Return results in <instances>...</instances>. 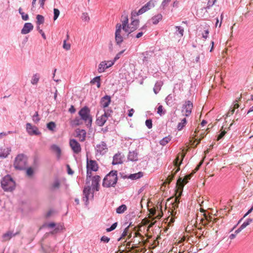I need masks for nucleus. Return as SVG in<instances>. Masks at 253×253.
<instances>
[{
    "label": "nucleus",
    "mask_w": 253,
    "mask_h": 253,
    "mask_svg": "<svg viewBox=\"0 0 253 253\" xmlns=\"http://www.w3.org/2000/svg\"><path fill=\"white\" fill-rule=\"evenodd\" d=\"M91 171L90 169H87L86 171V183L87 182V180H88V178L91 179Z\"/></svg>",
    "instance_id": "nucleus-57"
},
{
    "label": "nucleus",
    "mask_w": 253,
    "mask_h": 253,
    "mask_svg": "<svg viewBox=\"0 0 253 253\" xmlns=\"http://www.w3.org/2000/svg\"><path fill=\"white\" fill-rule=\"evenodd\" d=\"M161 89V84L160 83H156L155 84V86L153 88L154 92L155 94H157Z\"/></svg>",
    "instance_id": "nucleus-45"
},
{
    "label": "nucleus",
    "mask_w": 253,
    "mask_h": 253,
    "mask_svg": "<svg viewBox=\"0 0 253 253\" xmlns=\"http://www.w3.org/2000/svg\"><path fill=\"white\" fill-rule=\"evenodd\" d=\"M128 160L131 161H136L138 160V153L135 151L129 152L127 156Z\"/></svg>",
    "instance_id": "nucleus-25"
},
{
    "label": "nucleus",
    "mask_w": 253,
    "mask_h": 253,
    "mask_svg": "<svg viewBox=\"0 0 253 253\" xmlns=\"http://www.w3.org/2000/svg\"><path fill=\"white\" fill-rule=\"evenodd\" d=\"M187 124V120L186 118H183L180 123H179L177 126V129L178 130H181L183 129V128L185 126L186 124Z\"/></svg>",
    "instance_id": "nucleus-34"
},
{
    "label": "nucleus",
    "mask_w": 253,
    "mask_h": 253,
    "mask_svg": "<svg viewBox=\"0 0 253 253\" xmlns=\"http://www.w3.org/2000/svg\"><path fill=\"white\" fill-rule=\"evenodd\" d=\"M81 121L82 120L80 119H79L78 118H76L73 121V123L74 125H76V126H79L80 125V124H81L82 122H81Z\"/></svg>",
    "instance_id": "nucleus-56"
},
{
    "label": "nucleus",
    "mask_w": 253,
    "mask_h": 253,
    "mask_svg": "<svg viewBox=\"0 0 253 253\" xmlns=\"http://www.w3.org/2000/svg\"><path fill=\"white\" fill-rule=\"evenodd\" d=\"M63 226L61 225H58L57 227H55V229L54 230L53 232H52V233H57L60 230L62 229Z\"/></svg>",
    "instance_id": "nucleus-60"
},
{
    "label": "nucleus",
    "mask_w": 253,
    "mask_h": 253,
    "mask_svg": "<svg viewBox=\"0 0 253 253\" xmlns=\"http://www.w3.org/2000/svg\"><path fill=\"white\" fill-rule=\"evenodd\" d=\"M202 165L201 163L193 171L190 173L185 175L183 177H179L177 180L176 185L177 189L175 190H183L184 185L188 182L191 177L193 176L194 174L199 169L200 167Z\"/></svg>",
    "instance_id": "nucleus-3"
},
{
    "label": "nucleus",
    "mask_w": 253,
    "mask_h": 253,
    "mask_svg": "<svg viewBox=\"0 0 253 253\" xmlns=\"http://www.w3.org/2000/svg\"><path fill=\"white\" fill-rule=\"evenodd\" d=\"M94 197V191H83V200L85 206H87L89 201H92Z\"/></svg>",
    "instance_id": "nucleus-10"
},
{
    "label": "nucleus",
    "mask_w": 253,
    "mask_h": 253,
    "mask_svg": "<svg viewBox=\"0 0 253 253\" xmlns=\"http://www.w3.org/2000/svg\"><path fill=\"white\" fill-rule=\"evenodd\" d=\"M175 28L176 29L175 34L179 37L181 38L183 37L184 34V29L181 26H175Z\"/></svg>",
    "instance_id": "nucleus-31"
},
{
    "label": "nucleus",
    "mask_w": 253,
    "mask_h": 253,
    "mask_svg": "<svg viewBox=\"0 0 253 253\" xmlns=\"http://www.w3.org/2000/svg\"><path fill=\"white\" fill-rule=\"evenodd\" d=\"M121 21L122 22V25H121L122 29L126 32L129 31L128 29L129 25L128 24V19L127 16L126 15H122Z\"/></svg>",
    "instance_id": "nucleus-20"
},
{
    "label": "nucleus",
    "mask_w": 253,
    "mask_h": 253,
    "mask_svg": "<svg viewBox=\"0 0 253 253\" xmlns=\"http://www.w3.org/2000/svg\"><path fill=\"white\" fill-rule=\"evenodd\" d=\"M183 191H174L175 198L174 199V203L173 204L172 207L175 209L178 207V205L179 203V199L182 195Z\"/></svg>",
    "instance_id": "nucleus-21"
},
{
    "label": "nucleus",
    "mask_w": 253,
    "mask_h": 253,
    "mask_svg": "<svg viewBox=\"0 0 253 253\" xmlns=\"http://www.w3.org/2000/svg\"><path fill=\"white\" fill-rule=\"evenodd\" d=\"M163 106L162 105H160L158 107V110H157V113L160 115V116H162L163 115L165 114L166 113V111H163Z\"/></svg>",
    "instance_id": "nucleus-50"
},
{
    "label": "nucleus",
    "mask_w": 253,
    "mask_h": 253,
    "mask_svg": "<svg viewBox=\"0 0 253 253\" xmlns=\"http://www.w3.org/2000/svg\"><path fill=\"white\" fill-rule=\"evenodd\" d=\"M26 126V131L30 135H39L41 134L38 128L36 126H32L31 123H28Z\"/></svg>",
    "instance_id": "nucleus-8"
},
{
    "label": "nucleus",
    "mask_w": 253,
    "mask_h": 253,
    "mask_svg": "<svg viewBox=\"0 0 253 253\" xmlns=\"http://www.w3.org/2000/svg\"><path fill=\"white\" fill-rule=\"evenodd\" d=\"M143 175V173L142 172H138L137 173L130 174L128 176H124V178H127L131 179H137L138 178H141Z\"/></svg>",
    "instance_id": "nucleus-26"
},
{
    "label": "nucleus",
    "mask_w": 253,
    "mask_h": 253,
    "mask_svg": "<svg viewBox=\"0 0 253 253\" xmlns=\"http://www.w3.org/2000/svg\"><path fill=\"white\" fill-rule=\"evenodd\" d=\"M95 83H97V87L99 88L100 87V77L97 76L94 77L92 80H91L90 83L94 84Z\"/></svg>",
    "instance_id": "nucleus-38"
},
{
    "label": "nucleus",
    "mask_w": 253,
    "mask_h": 253,
    "mask_svg": "<svg viewBox=\"0 0 253 253\" xmlns=\"http://www.w3.org/2000/svg\"><path fill=\"white\" fill-rule=\"evenodd\" d=\"M66 37H67L66 39L64 40V41H63V47L64 49H66V50H68L71 48V44L70 43H66V41H67V40H68L69 39V36L68 33L67 34Z\"/></svg>",
    "instance_id": "nucleus-40"
},
{
    "label": "nucleus",
    "mask_w": 253,
    "mask_h": 253,
    "mask_svg": "<svg viewBox=\"0 0 253 253\" xmlns=\"http://www.w3.org/2000/svg\"><path fill=\"white\" fill-rule=\"evenodd\" d=\"M27 159L24 154H19L15 158L14 166L16 169L23 170L27 166Z\"/></svg>",
    "instance_id": "nucleus-4"
},
{
    "label": "nucleus",
    "mask_w": 253,
    "mask_h": 253,
    "mask_svg": "<svg viewBox=\"0 0 253 253\" xmlns=\"http://www.w3.org/2000/svg\"><path fill=\"white\" fill-rule=\"evenodd\" d=\"M237 235V230H235L233 233H231L229 235V239H230V240L234 239V238H236Z\"/></svg>",
    "instance_id": "nucleus-55"
},
{
    "label": "nucleus",
    "mask_w": 253,
    "mask_h": 253,
    "mask_svg": "<svg viewBox=\"0 0 253 253\" xmlns=\"http://www.w3.org/2000/svg\"><path fill=\"white\" fill-rule=\"evenodd\" d=\"M60 181L58 179H55L52 183L51 186L52 189H58L60 186Z\"/></svg>",
    "instance_id": "nucleus-39"
},
{
    "label": "nucleus",
    "mask_w": 253,
    "mask_h": 253,
    "mask_svg": "<svg viewBox=\"0 0 253 253\" xmlns=\"http://www.w3.org/2000/svg\"><path fill=\"white\" fill-rule=\"evenodd\" d=\"M193 103L191 101L188 100L185 101L182 106V112H185L184 115L186 117L190 116L193 108Z\"/></svg>",
    "instance_id": "nucleus-12"
},
{
    "label": "nucleus",
    "mask_w": 253,
    "mask_h": 253,
    "mask_svg": "<svg viewBox=\"0 0 253 253\" xmlns=\"http://www.w3.org/2000/svg\"><path fill=\"white\" fill-rule=\"evenodd\" d=\"M101 241L104 243H108L110 241V238L107 236H103L101 238Z\"/></svg>",
    "instance_id": "nucleus-58"
},
{
    "label": "nucleus",
    "mask_w": 253,
    "mask_h": 253,
    "mask_svg": "<svg viewBox=\"0 0 253 253\" xmlns=\"http://www.w3.org/2000/svg\"><path fill=\"white\" fill-rule=\"evenodd\" d=\"M209 34V30H206L204 31V32L202 34V37L205 39H206L208 37V35Z\"/></svg>",
    "instance_id": "nucleus-61"
},
{
    "label": "nucleus",
    "mask_w": 253,
    "mask_h": 253,
    "mask_svg": "<svg viewBox=\"0 0 253 253\" xmlns=\"http://www.w3.org/2000/svg\"><path fill=\"white\" fill-rule=\"evenodd\" d=\"M114 61H104L100 62L98 68V72L99 73L104 72L106 69L112 66L114 64Z\"/></svg>",
    "instance_id": "nucleus-11"
},
{
    "label": "nucleus",
    "mask_w": 253,
    "mask_h": 253,
    "mask_svg": "<svg viewBox=\"0 0 253 253\" xmlns=\"http://www.w3.org/2000/svg\"><path fill=\"white\" fill-rule=\"evenodd\" d=\"M11 152V148L7 147L4 149H0V157L6 158Z\"/></svg>",
    "instance_id": "nucleus-27"
},
{
    "label": "nucleus",
    "mask_w": 253,
    "mask_h": 253,
    "mask_svg": "<svg viewBox=\"0 0 253 253\" xmlns=\"http://www.w3.org/2000/svg\"><path fill=\"white\" fill-rule=\"evenodd\" d=\"M95 150L98 153L101 155L105 154L108 150L106 143L104 141H102L100 144L96 145Z\"/></svg>",
    "instance_id": "nucleus-14"
},
{
    "label": "nucleus",
    "mask_w": 253,
    "mask_h": 253,
    "mask_svg": "<svg viewBox=\"0 0 253 253\" xmlns=\"http://www.w3.org/2000/svg\"><path fill=\"white\" fill-rule=\"evenodd\" d=\"M101 177L99 175H95L91 178V188L92 190H98L99 187V183Z\"/></svg>",
    "instance_id": "nucleus-18"
},
{
    "label": "nucleus",
    "mask_w": 253,
    "mask_h": 253,
    "mask_svg": "<svg viewBox=\"0 0 253 253\" xmlns=\"http://www.w3.org/2000/svg\"><path fill=\"white\" fill-rule=\"evenodd\" d=\"M1 185L3 190H14L15 188V183L9 175L5 176L2 178Z\"/></svg>",
    "instance_id": "nucleus-5"
},
{
    "label": "nucleus",
    "mask_w": 253,
    "mask_h": 253,
    "mask_svg": "<svg viewBox=\"0 0 253 253\" xmlns=\"http://www.w3.org/2000/svg\"><path fill=\"white\" fill-rule=\"evenodd\" d=\"M225 134V131H222L221 132L218 136H217V140H219L220 139H221V138H222L223 137V136H224Z\"/></svg>",
    "instance_id": "nucleus-63"
},
{
    "label": "nucleus",
    "mask_w": 253,
    "mask_h": 253,
    "mask_svg": "<svg viewBox=\"0 0 253 253\" xmlns=\"http://www.w3.org/2000/svg\"><path fill=\"white\" fill-rule=\"evenodd\" d=\"M131 20V23L128 26L129 31L127 32V36L133 37V34H131V33L138 28L139 21L138 19H132V18Z\"/></svg>",
    "instance_id": "nucleus-13"
},
{
    "label": "nucleus",
    "mask_w": 253,
    "mask_h": 253,
    "mask_svg": "<svg viewBox=\"0 0 253 253\" xmlns=\"http://www.w3.org/2000/svg\"><path fill=\"white\" fill-rule=\"evenodd\" d=\"M46 126L49 130L53 131L56 127V125L54 122H50L47 124Z\"/></svg>",
    "instance_id": "nucleus-43"
},
{
    "label": "nucleus",
    "mask_w": 253,
    "mask_h": 253,
    "mask_svg": "<svg viewBox=\"0 0 253 253\" xmlns=\"http://www.w3.org/2000/svg\"><path fill=\"white\" fill-rule=\"evenodd\" d=\"M33 28L34 26L31 23H26L21 30V33L23 35L28 34L33 30Z\"/></svg>",
    "instance_id": "nucleus-19"
},
{
    "label": "nucleus",
    "mask_w": 253,
    "mask_h": 253,
    "mask_svg": "<svg viewBox=\"0 0 253 253\" xmlns=\"http://www.w3.org/2000/svg\"><path fill=\"white\" fill-rule=\"evenodd\" d=\"M118 171L117 170H111L104 178L102 185L105 188L115 187L118 181Z\"/></svg>",
    "instance_id": "nucleus-1"
},
{
    "label": "nucleus",
    "mask_w": 253,
    "mask_h": 253,
    "mask_svg": "<svg viewBox=\"0 0 253 253\" xmlns=\"http://www.w3.org/2000/svg\"><path fill=\"white\" fill-rule=\"evenodd\" d=\"M53 20L55 21L58 17L59 14H60V11L57 8H54L53 9Z\"/></svg>",
    "instance_id": "nucleus-46"
},
{
    "label": "nucleus",
    "mask_w": 253,
    "mask_h": 253,
    "mask_svg": "<svg viewBox=\"0 0 253 253\" xmlns=\"http://www.w3.org/2000/svg\"><path fill=\"white\" fill-rule=\"evenodd\" d=\"M156 1L155 0H150L144 6H143L137 12H132V16H138L142 14L146 11L154 7L155 5Z\"/></svg>",
    "instance_id": "nucleus-6"
},
{
    "label": "nucleus",
    "mask_w": 253,
    "mask_h": 253,
    "mask_svg": "<svg viewBox=\"0 0 253 253\" xmlns=\"http://www.w3.org/2000/svg\"><path fill=\"white\" fill-rule=\"evenodd\" d=\"M162 17L163 16L161 14H158L157 15L153 16L151 19L153 24L155 25L157 24L159 22L162 20Z\"/></svg>",
    "instance_id": "nucleus-32"
},
{
    "label": "nucleus",
    "mask_w": 253,
    "mask_h": 253,
    "mask_svg": "<svg viewBox=\"0 0 253 253\" xmlns=\"http://www.w3.org/2000/svg\"><path fill=\"white\" fill-rule=\"evenodd\" d=\"M77 137L81 141H84L86 137V132L84 129H81L77 132Z\"/></svg>",
    "instance_id": "nucleus-30"
},
{
    "label": "nucleus",
    "mask_w": 253,
    "mask_h": 253,
    "mask_svg": "<svg viewBox=\"0 0 253 253\" xmlns=\"http://www.w3.org/2000/svg\"><path fill=\"white\" fill-rule=\"evenodd\" d=\"M86 169L90 170L96 171L98 169L97 162L95 160H88V158H87Z\"/></svg>",
    "instance_id": "nucleus-16"
},
{
    "label": "nucleus",
    "mask_w": 253,
    "mask_h": 253,
    "mask_svg": "<svg viewBox=\"0 0 253 253\" xmlns=\"http://www.w3.org/2000/svg\"><path fill=\"white\" fill-rule=\"evenodd\" d=\"M70 145L75 153L78 154L81 151L80 143L75 139L70 140Z\"/></svg>",
    "instance_id": "nucleus-15"
},
{
    "label": "nucleus",
    "mask_w": 253,
    "mask_h": 253,
    "mask_svg": "<svg viewBox=\"0 0 253 253\" xmlns=\"http://www.w3.org/2000/svg\"><path fill=\"white\" fill-rule=\"evenodd\" d=\"M14 235H13L14 236ZM13 236L12 233L11 232H8L6 233H5L3 237L5 239H9L10 238H11Z\"/></svg>",
    "instance_id": "nucleus-53"
},
{
    "label": "nucleus",
    "mask_w": 253,
    "mask_h": 253,
    "mask_svg": "<svg viewBox=\"0 0 253 253\" xmlns=\"http://www.w3.org/2000/svg\"><path fill=\"white\" fill-rule=\"evenodd\" d=\"M153 51H147L145 52H143L142 55L143 57V61L145 62L147 61L148 59H149L153 55Z\"/></svg>",
    "instance_id": "nucleus-28"
},
{
    "label": "nucleus",
    "mask_w": 253,
    "mask_h": 253,
    "mask_svg": "<svg viewBox=\"0 0 253 253\" xmlns=\"http://www.w3.org/2000/svg\"><path fill=\"white\" fill-rule=\"evenodd\" d=\"M32 120L35 124H37L40 121V118L39 117L38 112H36L35 114L32 116Z\"/></svg>",
    "instance_id": "nucleus-44"
},
{
    "label": "nucleus",
    "mask_w": 253,
    "mask_h": 253,
    "mask_svg": "<svg viewBox=\"0 0 253 253\" xmlns=\"http://www.w3.org/2000/svg\"><path fill=\"white\" fill-rule=\"evenodd\" d=\"M125 50H126V49H124V50L120 51L119 52H118L116 55L113 61H114V63H115L117 60H118L121 57V56L123 55V54L124 53V52H125Z\"/></svg>",
    "instance_id": "nucleus-48"
},
{
    "label": "nucleus",
    "mask_w": 253,
    "mask_h": 253,
    "mask_svg": "<svg viewBox=\"0 0 253 253\" xmlns=\"http://www.w3.org/2000/svg\"><path fill=\"white\" fill-rule=\"evenodd\" d=\"M181 162L179 161V157H177L173 161L174 166L176 169L174 172H171L170 174H169L167 178V182L169 183L174 178L175 174L179 170V166L181 164Z\"/></svg>",
    "instance_id": "nucleus-7"
},
{
    "label": "nucleus",
    "mask_w": 253,
    "mask_h": 253,
    "mask_svg": "<svg viewBox=\"0 0 253 253\" xmlns=\"http://www.w3.org/2000/svg\"><path fill=\"white\" fill-rule=\"evenodd\" d=\"M81 18L84 21H88L89 20V17L87 13L84 12L82 14Z\"/></svg>",
    "instance_id": "nucleus-51"
},
{
    "label": "nucleus",
    "mask_w": 253,
    "mask_h": 253,
    "mask_svg": "<svg viewBox=\"0 0 253 253\" xmlns=\"http://www.w3.org/2000/svg\"><path fill=\"white\" fill-rule=\"evenodd\" d=\"M22 19L23 20L26 21L29 19V15L27 14H25L24 12L21 13Z\"/></svg>",
    "instance_id": "nucleus-59"
},
{
    "label": "nucleus",
    "mask_w": 253,
    "mask_h": 253,
    "mask_svg": "<svg viewBox=\"0 0 253 253\" xmlns=\"http://www.w3.org/2000/svg\"><path fill=\"white\" fill-rule=\"evenodd\" d=\"M145 125L148 128L152 127V121L151 119H147L145 121Z\"/></svg>",
    "instance_id": "nucleus-52"
},
{
    "label": "nucleus",
    "mask_w": 253,
    "mask_h": 253,
    "mask_svg": "<svg viewBox=\"0 0 253 253\" xmlns=\"http://www.w3.org/2000/svg\"><path fill=\"white\" fill-rule=\"evenodd\" d=\"M40 78V76L39 74L36 73V74H34L32 77L31 83L33 85L37 84L39 81Z\"/></svg>",
    "instance_id": "nucleus-33"
},
{
    "label": "nucleus",
    "mask_w": 253,
    "mask_h": 253,
    "mask_svg": "<svg viewBox=\"0 0 253 253\" xmlns=\"http://www.w3.org/2000/svg\"><path fill=\"white\" fill-rule=\"evenodd\" d=\"M50 150L56 155V159L59 160L61 158L62 152L61 148L56 144H52L50 146Z\"/></svg>",
    "instance_id": "nucleus-17"
},
{
    "label": "nucleus",
    "mask_w": 253,
    "mask_h": 253,
    "mask_svg": "<svg viewBox=\"0 0 253 253\" xmlns=\"http://www.w3.org/2000/svg\"><path fill=\"white\" fill-rule=\"evenodd\" d=\"M131 223H130L128 225H127L126 228L125 229L124 231L122 234L121 236L118 239V241H120L122 238L126 236L127 234L128 230L130 226H131Z\"/></svg>",
    "instance_id": "nucleus-41"
},
{
    "label": "nucleus",
    "mask_w": 253,
    "mask_h": 253,
    "mask_svg": "<svg viewBox=\"0 0 253 253\" xmlns=\"http://www.w3.org/2000/svg\"><path fill=\"white\" fill-rule=\"evenodd\" d=\"M111 101V97L106 95L101 98L100 100V105L104 108H106L110 104Z\"/></svg>",
    "instance_id": "nucleus-22"
},
{
    "label": "nucleus",
    "mask_w": 253,
    "mask_h": 253,
    "mask_svg": "<svg viewBox=\"0 0 253 253\" xmlns=\"http://www.w3.org/2000/svg\"><path fill=\"white\" fill-rule=\"evenodd\" d=\"M171 137L169 135L163 138L160 141V144L162 146H165L171 140Z\"/></svg>",
    "instance_id": "nucleus-35"
},
{
    "label": "nucleus",
    "mask_w": 253,
    "mask_h": 253,
    "mask_svg": "<svg viewBox=\"0 0 253 253\" xmlns=\"http://www.w3.org/2000/svg\"><path fill=\"white\" fill-rule=\"evenodd\" d=\"M67 172L69 174H72L74 173V171L71 169L69 165H67Z\"/></svg>",
    "instance_id": "nucleus-62"
},
{
    "label": "nucleus",
    "mask_w": 253,
    "mask_h": 253,
    "mask_svg": "<svg viewBox=\"0 0 253 253\" xmlns=\"http://www.w3.org/2000/svg\"><path fill=\"white\" fill-rule=\"evenodd\" d=\"M173 97V95L170 94L166 98V102L168 106L171 107L173 105V101L174 100Z\"/></svg>",
    "instance_id": "nucleus-29"
},
{
    "label": "nucleus",
    "mask_w": 253,
    "mask_h": 253,
    "mask_svg": "<svg viewBox=\"0 0 253 253\" xmlns=\"http://www.w3.org/2000/svg\"><path fill=\"white\" fill-rule=\"evenodd\" d=\"M26 173L28 176H30V177L32 176L34 174V170L32 169V168H28L27 169V171H26Z\"/></svg>",
    "instance_id": "nucleus-54"
},
{
    "label": "nucleus",
    "mask_w": 253,
    "mask_h": 253,
    "mask_svg": "<svg viewBox=\"0 0 253 253\" xmlns=\"http://www.w3.org/2000/svg\"><path fill=\"white\" fill-rule=\"evenodd\" d=\"M236 102H237V100H236L234 101V103L235 104H234V108H230L229 109V111H228V112L227 113V116H230L231 115H232L233 114V113H234V112L235 111V109L237 108V103Z\"/></svg>",
    "instance_id": "nucleus-42"
},
{
    "label": "nucleus",
    "mask_w": 253,
    "mask_h": 253,
    "mask_svg": "<svg viewBox=\"0 0 253 253\" xmlns=\"http://www.w3.org/2000/svg\"><path fill=\"white\" fill-rule=\"evenodd\" d=\"M216 0H209L207 5L206 7V9L207 10L209 9L215 2Z\"/></svg>",
    "instance_id": "nucleus-47"
},
{
    "label": "nucleus",
    "mask_w": 253,
    "mask_h": 253,
    "mask_svg": "<svg viewBox=\"0 0 253 253\" xmlns=\"http://www.w3.org/2000/svg\"><path fill=\"white\" fill-rule=\"evenodd\" d=\"M69 112L73 114L76 112V109L73 105H71V107L69 109Z\"/></svg>",
    "instance_id": "nucleus-64"
},
{
    "label": "nucleus",
    "mask_w": 253,
    "mask_h": 253,
    "mask_svg": "<svg viewBox=\"0 0 253 253\" xmlns=\"http://www.w3.org/2000/svg\"><path fill=\"white\" fill-rule=\"evenodd\" d=\"M37 19V24L38 25H40L41 24H42L44 22V17L42 15L38 14L36 16Z\"/></svg>",
    "instance_id": "nucleus-37"
},
{
    "label": "nucleus",
    "mask_w": 253,
    "mask_h": 253,
    "mask_svg": "<svg viewBox=\"0 0 253 253\" xmlns=\"http://www.w3.org/2000/svg\"><path fill=\"white\" fill-rule=\"evenodd\" d=\"M115 41L117 45H120L123 41V38L121 35L122 26L121 24L117 23L116 26Z\"/></svg>",
    "instance_id": "nucleus-9"
},
{
    "label": "nucleus",
    "mask_w": 253,
    "mask_h": 253,
    "mask_svg": "<svg viewBox=\"0 0 253 253\" xmlns=\"http://www.w3.org/2000/svg\"><path fill=\"white\" fill-rule=\"evenodd\" d=\"M122 163L123 161L122 160L121 154L120 153L116 154L113 157V160L112 163V165H116L122 164Z\"/></svg>",
    "instance_id": "nucleus-24"
},
{
    "label": "nucleus",
    "mask_w": 253,
    "mask_h": 253,
    "mask_svg": "<svg viewBox=\"0 0 253 253\" xmlns=\"http://www.w3.org/2000/svg\"><path fill=\"white\" fill-rule=\"evenodd\" d=\"M171 0H163L162 1L160 7L163 9L168 5L169 3Z\"/></svg>",
    "instance_id": "nucleus-49"
},
{
    "label": "nucleus",
    "mask_w": 253,
    "mask_h": 253,
    "mask_svg": "<svg viewBox=\"0 0 253 253\" xmlns=\"http://www.w3.org/2000/svg\"><path fill=\"white\" fill-rule=\"evenodd\" d=\"M127 209V207L125 205H122L116 209V212L119 214L124 213Z\"/></svg>",
    "instance_id": "nucleus-36"
},
{
    "label": "nucleus",
    "mask_w": 253,
    "mask_h": 253,
    "mask_svg": "<svg viewBox=\"0 0 253 253\" xmlns=\"http://www.w3.org/2000/svg\"><path fill=\"white\" fill-rule=\"evenodd\" d=\"M81 119L84 122L85 125L89 127L91 126L92 121V118L90 115V110L87 106H84L79 111L78 113Z\"/></svg>",
    "instance_id": "nucleus-2"
},
{
    "label": "nucleus",
    "mask_w": 253,
    "mask_h": 253,
    "mask_svg": "<svg viewBox=\"0 0 253 253\" xmlns=\"http://www.w3.org/2000/svg\"><path fill=\"white\" fill-rule=\"evenodd\" d=\"M107 119L106 114H103L100 117L97 118L96 121L97 125L100 126H102L106 122Z\"/></svg>",
    "instance_id": "nucleus-23"
}]
</instances>
